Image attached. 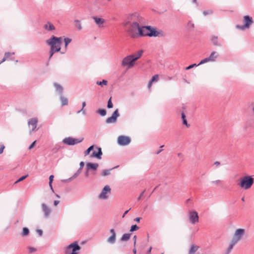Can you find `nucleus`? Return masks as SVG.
Wrapping results in <instances>:
<instances>
[{
    "mask_svg": "<svg viewBox=\"0 0 254 254\" xmlns=\"http://www.w3.org/2000/svg\"><path fill=\"white\" fill-rule=\"evenodd\" d=\"M143 28L144 29V30H142L141 29H139V34H140V37H159L164 35L162 31H158L155 28L151 26H144Z\"/></svg>",
    "mask_w": 254,
    "mask_h": 254,
    "instance_id": "3",
    "label": "nucleus"
},
{
    "mask_svg": "<svg viewBox=\"0 0 254 254\" xmlns=\"http://www.w3.org/2000/svg\"><path fill=\"white\" fill-rule=\"evenodd\" d=\"M143 53V51L141 50L138 51L137 53L132 54V55H130L132 56V58L134 59V60L135 62L136 60H137L141 57Z\"/></svg>",
    "mask_w": 254,
    "mask_h": 254,
    "instance_id": "23",
    "label": "nucleus"
},
{
    "mask_svg": "<svg viewBox=\"0 0 254 254\" xmlns=\"http://www.w3.org/2000/svg\"><path fill=\"white\" fill-rule=\"evenodd\" d=\"M153 82H151V81L150 80L148 84V87L149 88H150L151 86H152V84Z\"/></svg>",
    "mask_w": 254,
    "mask_h": 254,
    "instance_id": "60",
    "label": "nucleus"
},
{
    "mask_svg": "<svg viewBox=\"0 0 254 254\" xmlns=\"http://www.w3.org/2000/svg\"><path fill=\"white\" fill-rule=\"evenodd\" d=\"M118 167V166H117L115 167H114V168H117ZM113 169H114V168L112 169H109V170H108V169L103 170L102 171V175L103 176H106L109 175L110 174V171Z\"/></svg>",
    "mask_w": 254,
    "mask_h": 254,
    "instance_id": "33",
    "label": "nucleus"
},
{
    "mask_svg": "<svg viewBox=\"0 0 254 254\" xmlns=\"http://www.w3.org/2000/svg\"><path fill=\"white\" fill-rule=\"evenodd\" d=\"M244 21L245 22L244 25H237L236 27L238 29L243 30L245 28H249L250 25L253 23L252 17L249 15H245L244 16Z\"/></svg>",
    "mask_w": 254,
    "mask_h": 254,
    "instance_id": "7",
    "label": "nucleus"
},
{
    "mask_svg": "<svg viewBox=\"0 0 254 254\" xmlns=\"http://www.w3.org/2000/svg\"><path fill=\"white\" fill-rule=\"evenodd\" d=\"M89 171H87V169H86V172H85V177H88L89 176Z\"/></svg>",
    "mask_w": 254,
    "mask_h": 254,
    "instance_id": "57",
    "label": "nucleus"
},
{
    "mask_svg": "<svg viewBox=\"0 0 254 254\" xmlns=\"http://www.w3.org/2000/svg\"><path fill=\"white\" fill-rule=\"evenodd\" d=\"M61 100L62 102V105L65 106L68 104V100L66 98L64 97L62 95H61Z\"/></svg>",
    "mask_w": 254,
    "mask_h": 254,
    "instance_id": "31",
    "label": "nucleus"
},
{
    "mask_svg": "<svg viewBox=\"0 0 254 254\" xmlns=\"http://www.w3.org/2000/svg\"><path fill=\"white\" fill-rule=\"evenodd\" d=\"M158 79V75L155 74L154 76H153V77H152V78L151 79V82H153L154 81H157Z\"/></svg>",
    "mask_w": 254,
    "mask_h": 254,
    "instance_id": "44",
    "label": "nucleus"
},
{
    "mask_svg": "<svg viewBox=\"0 0 254 254\" xmlns=\"http://www.w3.org/2000/svg\"><path fill=\"white\" fill-rule=\"evenodd\" d=\"M132 57V56L129 55L124 58L122 62V66H127V68L132 67L134 65L135 62Z\"/></svg>",
    "mask_w": 254,
    "mask_h": 254,
    "instance_id": "9",
    "label": "nucleus"
},
{
    "mask_svg": "<svg viewBox=\"0 0 254 254\" xmlns=\"http://www.w3.org/2000/svg\"><path fill=\"white\" fill-rule=\"evenodd\" d=\"M36 141H34L29 147V149H31L35 145Z\"/></svg>",
    "mask_w": 254,
    "mask_h": 254,
    "instance_id": "54",
    "label": "nucleus"
},
{
    "mask_svg": "<svg viewBox=\"0 0 254 254\" xmlns=\"http://www.w3.org/2000/svg\"><path fill=\"white\" fill-rule=\"evenodd\" d=\"M81 249L80 247L76 242H75L66 247L65 250V254H78L77 252Z\"/></svg>",
    "mask_w": 254,
    "mask_h": 254,
    "instance_id": "5",
    "label": "nucleus"
},
{
    "mask_svg": "<svg viewBox=\"0 0 254 254\" xmlns=\"http://www.w3.org/2000/svg\"><path fill=\"white\" fill-rule=\"evenodd\" d=\"M209 61H210L209 58L208 57V58H206L203 59L202 60H201L200 62V63L198 64V65L202 64H203L206 63H207L208 62H209Z\"/></svg>",
    "mask_w": 254,
    "mask_h": 254,
    "instance_id": "42",
    "label": "nucleus"
},
{
    "mask_svg": "<svg viewBox=\"0 0 254 254\" xmlns=\"http://www.w3.org/2000/svg\"><path fill=\"white\" fill-rule=\"evenodd\" d=\"M181 117H182V119L183 120V124L184 125H186L187 127H189L190 125V124H188V122H187V121L186 119V115L183 112L181 114Z\"/></svg>",
    "mask_w": 254,
    "mask_h": 254,
    "instance_id": "28",
    "label": "nucleus"
},
{
    "mask_svg": "<svg viewBox=\"0 0 254 254\" xmlns=\"http://www.w3.org/2000/svg\"><path fill=\"white\" fill-rule=\"evenodd\" d=\"M98 166L99 165L98 163H87L86 165V169H87V171L91 170L96 171Z\"/></svg>",
    "mask_w": 254,
    "mask_h": 254,
    "instance_id": "18",
    "label": "nucleus"
},
{
    "mask_svg": "<svg viewBox=\"0 0 254 254\" xmlns=\"http://www.w3.org/2000/svg\"><path fill=\"white\" fill-rule=\"evenodd\" d=\"M108 83V81L107 80H103L102 81H97L96 82V84L99 85H106Z\"/></svg>",
    "mask_w": 254,
    "mask_h": 254,
    "instance_id": "38",
    "label": "nucleus"
},
{
    "mask_svg": "<svg viewBox=\"0 0 254 254\" xmlns=\"http://www.w3.org/2000/svg\"><path fill=\"white\" fill-rule=\"evenodd\" d=\"M74 25L77 28L78 30H80L82 29V25L80 21L79 20H75L74 21Z\"/></svg>",
    "mask_w": 254,
    "mask_h": 254,
    "instance_id": "29",
    "label": "nucleus"
},
{
    "mask_svg": "<svg viewBox=\"0 0 254 254\" xmlns=\"http://www.w3.org/2000/svg\"><path fill=\"white\" fill-rule=\"evenodd\" d=\"M197 66H198V64L197 65L195 64H191V65L186 67V70H189V69H191V68H192L193 67Z\"/></svg>",
    "mask_w": 254,
    "mask_h": 254,
    "instance_id": "46",
    "label": "nucleus"
},
{
    "mask_svg": "<svg viewBox=\"0 0 254 254\" xmlns=\"http://www.w3.org/2000/svg\"><path fill=\"white\" fill-rule=\"evenodd\" d=\"M94 147V145H92L90 146L85 151V155H87L89 154L90 152L93 149Z\"/></svg>",
    "mask_w": 254,
    "mask_h": 254,
    "instance_id": "40",
    "label": "nucleus"
},
{
    "mask_svg": "<svg viewBox=\"0 0 254 254\" xmlns=\"http://www.w3.org/2000/svg\"><path fill=\"white\" fill-rule=\"evenodd\" d=\"M53 178H54V176L53 175H51L50 177H49V184H52V182L53 181Z\"/></svg>",
    "mask_w": 254,
    "mask_h": 254,
    "instance_id": "52",
    "label": "nucleus"
},
{
    "mask_svg": "<svg viewBox=\"0 0 254 254\" xmlns=\"http://www.w3.org/2000/svg\"><path fill=\"white\" fill-rule=\"evenodd\" d=\"M220 164V162H218V161H216L214 162V164L216 165L217 166L219 165Z\"/></svg>",
    "mask_w": 254,
    "mask_h": 254,
    "instance_id": "63",
    "label": "nucleus"
},
{
    "mask_svg": "<svg viewBox=\"0 0 254 254\" xmlns=\"http://www.w3.org/2000/svg\"><path fill=\"white\" fill-rule=\"evenodd\" d=\"M163 151V149H160V150H158L157 152H156V154H159L160 152H161L162 151Z\"/></svg>",
    "mask_w": 254,
    "mask_h": 254,
    "instance_id": "64",
    "label": "nucleus"
},
{
    "mask_svg": "<svg viewBox=\"0 0 254 254\" xmlns=\"http://www.w3.org/2000/svg\"><path fill=\"white\" fill-rule=\"evenodd\" d=\"M139 229V227L136 225H132L130 229V232H133Z\"/></svg>",
    "mask_w": 254,
    "mask_h": 254,
    "instance_id": "39",
    "label": "nucleus"
},
{
    "mask_svg": "<svg viewBox=\"0 0 254 254\" xmlns=\"http://www.w3.org/2000/svg\"><path fill=\"white\" fill-rule=\"evenodd\" d=\"M111 193V189L109 186H105L102 189L101 192L99 194L98 197L101 199H107L109 198L110 194Z\"/></svg>",
    "mask_w": 254,
    "mask_h": 254,
    "instance_id": "8",
    "label": "nucleus"
},
{
    "mask_svg": "<svg viewBox=\"0 0 254 254\" xmlns=\"http://www.w3.org/2000/svg\"><path fill=\"white\" fill-rule=\"evenodd\" d=\"M212 11L210 10H208V11H204L203 12V14L204 15H207V14H212Z\"/></svg>",
    "mask_w": 254,
    "mask_h": 254,
    "instance_id": "48",
    "label": "nucleus"
},
{
    "mask_svg": "<svg viewBox=\"0 0 254 254\" xmlns=\"http://www.w3.org/2000/svg\"><path fill=\"white\" fill-rule=\"evenodd\" d=\"M29 230L27 228L24 227L23 228V231H22V232L21 234L22 236H27L29 234Z\"/></svg>",
    "mask_w": 254,
    "mask_h": 254,
    "instance_id": "36",
    "label": "nucleus"
},
{
    "mask_svg": "<svg viewBox=\"0 0 254 254\" xmlns=\"http://www.w3.org/2000/svg\"><path fill=\"white\" fill-rule=\"evenodd\" d=\"M131 22H129L130 26L128 29L129 36L133 38L140 37L139 31L140 29L144 30L143 26H140L139 24L143 22V18L137 12L132 13L130 17Z\"/></svg>",
    "mask_w": 254,
    "mask_h": 254,
    "instance_id": "1",
    "label": "nucleus"
},
{
    "mask_svg": "<svg viewBox=\"0 0 254 254\" xmlns=\"http://www.w3.org/2000/svg\"><path fill=\"white\" fill-rule=\"evenodd\" d=\"M220 182H221V181H220V180H219L212 181V184H216L220 183Z\"/></svg>",
    "mask_w": 254,
    "mask_h": 254,
    "instance_id": "56",
    "label": "nucleus"
},
{
    "mask_svg": "<svg viewBox=\"0 0 254 254\" xmlns=\"http://www.w3.org/2000/svg\"><path fill=\"white\" fill-rule=\"evenodd\" d=\"M111 99H112V97H110V98L109 99V100L108 101L107 108L109 109L112 108L113 107V104L112 102Z\"/></svg>",
    "mask_w": 254,
    "mask_h": 254,
    "instance_id": "41",
    "label": "nucleus"
},
{
    "mask_svg": "<svg viewBox=\"0 0 254 254\" xmlns=\"http://www.w3.org/2000/svg\"><path fill=\"white\" fill-rule=\"evenodd\" d=\"M44 28L49 31H51L55 29V26L50 21L47 22V23L44 25Z\"/></svg>",
    "mask_w": 254,
    "mask_h": 254,
    "instance_id": "22",
    "label": "nucleus"
},
{
    "mask_svg": "<svg viewBox=\"0 0 254 254\" xmlns=\"http://www.w3.org/2000/svg\"><path fill=\"white\" fill-rule=\"evenodd\" d=\"M71 39L69 38H65L64 39L65 51L66 50L68 45L71 42Z\"/></svg>",
    "mask_w": 254,
    "mask_h": 254,
    "instance_id": "35",
    "label": "nucleus"
},
{
    "mask_svg": "<svg viewBox=\"0 0 254 254\" xmlns=\"http://www.w3.org/2000/svg\"><path fill=\"white\" fill-rule=\"evenodd\" d=\"M81 170H80V169H78V170L76 171V172L75 173L71 178H69L66 181L69 182V181H70L71 180H72V179L76 178L77 176H79V175L81 173Z\"/></svg>",
    "mask_w": 254,
    "mask_h": 254,
    "instance_id": "30",
    "label": "nucleus"
},
{
    "mask_svg": "<svg viewBox=\"0 0 254 254\" xmlns=\"http://www.w3.org/2000/svg\"><path fill=\"white\" fill-rule=\"evenodd\" d=\"M38 119L37 118H32L28 122L29 127L31 131H33L37 127Z\"/></svg>",
    "mask_w": 254,
    "mask_h": 254,
    "instance_id": "16",
    "label": "nucleus"
},
{
    "mask_svg": "<svg viewBox=\"0 0 254 254\" xmlns=\"http://www.w3.org/2000/svg\"><path fill=\"white\" fill-rule=\"evenodd\" d=\"M187 26L190 31H191L194 28V24L190 20L188 21Z\"/></svg>",
    "mask_w": 254,
    "mask_h": 254,
    "instance_id": "32",
    "label": "nucleus"
},
{
    "mask_svg": "<svg viewBox=\"0 0 254 254\" xmlns=\"http://www.w3.org/2000/svg\"><path fill=\"white\" fill-rule=\"evenodd\" d=\"M28 175H26L25 176H22L21 177H20L18 180H17L15 182V184H16L19 182H21L23 180H24L25 179H26L27 177H28Z\"/></svg>",
    "mask_w": 254,
    "mask_h": 254,
    "instance_id": "43",
    "label": "nucleus"
},
{
    "mask_svg": "<svg viewBox=\"0 0 254 254\" xmlns=\"http://www.w3.org/2000/svg\"><path fill=\"white\" fill-rule=\"evenodd\" d=\"M28 250L30 253H32L35 252L37 251V249L35 248L30 247L28 248Z\"/></svg>",
    "mask_w": 254,
    "mask_h": 254,
    "instance_id": "45",
    "label": "nucleus"
},
{
    "mask_svg": "<svg viewBox=\"0 0 254 254\" xmlns=\"http://www.w3.org/2000/svg\"><path fill=\"white\" fill-rule=\"evenodd\" d=\"M130 142V139L129 137L120 135L118 138V143L122 146H125Z\"/></svg>",
    "mask_w": 254,
    "mask_h": 254,
    "instance_id": "12",
    "label": "nucleus"
},
{
    "mask_svg": "<svg viewBox=\"0 0 254 254\" xmlns=\"http://www.w3.org/2000/svg\"><path fill=\"white\" fill-rule=\"evenodd\" d=\"M119 116V110L117 109L114 112L111 117L106 119V123L107 124L115 123L117 121V118Z\"/></svg>",
    "mask_w": 254,
    "mask_h": 254,
    "instance_id": "13",
    "label": "nucleus"
},
{
    "mask_svg": "<svg viewBox=\"0 0 254 254\" xmlns=\"http://www.w3.org/2000/svg\"><path fill=\"white\" fill-rule=\"evenodd\" d=\"M210 40L213 45L214 46L221 47L222 46L221 43L218 42V36H212L210 39Z\"/></svg>",
    "mask_w": 254,
    "mask_h": 254,
    "instance_id": "21",
    "label": "nucleus"
},
{
    "mask_svg": "<svg viewBox=\"0 0 254 254\" xmlns=\"http://www.w3.org/2000/svg\"><path fill=\"white\" fill-rule=\"evenodd\" d=\"M61 40L62 37H57L55 36H52L51 38L46 41V43L51 46L50 59L51 58L55 53L60 51L61 49Z\"/></svg>",
    "mask_w": 254,
    "mask_h": 254,
    "instance_id": "2",
    "label": "nucleus"
},
{
    "mask_svg": "<svg viewBox=\"0 0 254 254\" xmlns=\"http://www.w3.org/2000/svg\"><path fill=\"white\" fill-rule=\"evenodd\" d=\"M79 166H79V169H80V170L82 171V169H83V167L84 166V163L83 162H82V161L80 163V164H79Z\"/></svg>",
    "mask_w": 254,
    "mask_h": 254,
    "instance_id": "49",
    "label": "nucleus"
},
{
    "mask_svg": "<svg viewBox=\"0 0 254 254\" xmlns=\"http://www.w3.org/2000/svg\"><path fill=\"white\" fill-rule=\"evenodd\" d=\"M85 106H86V102H83L82 103V109L77 112V114H79V113L82 112L83 114L85 115V111L84 110V108L85 107Z\"/></svg>",
    "mask_w": 254,
    "mask_h": 254,
    "instance_id": "37",
    "label": "nucleus"
},
{
    "mask_svg": "<svg viewBox=\"0 0 254 254\" xmlns=\"http://www.w3.org/2000/svg\"><path fill=\"white\" fill-rule=\"evenodd\" d=\"M54 85L56 88V91L58 92L61 95H62L63 92V87L57 83H55Z\"/></svg>",
    "mask_w": 254,
    "mask_h": 254,
    "instance_id": "24",
    "label": "nucleus"
},
{
    "mask_svg": "<svg viewBox=\"0 0 254 254\" xmlns=\"http://www.w3.org/2000/svg\"><path fill=\"white\" fill-rule=\"evenodd\" d=\"M219 56L218 54L216 52H212L209 57H208L210 61L214 62L216 60V59Z\"/></svg>",
    "mask_w": 254,
    "mask_h": 254,
    "instance_id": "25",
    "label": "nucleus"
},
{
    "mask_svg": "<svg viewBox=\"0 0 254 254\" xmlns=\"http://www.w3.org/2000/svg\"><path fill=\"white\" fill-rule=\"evenodd\" d=\"M92 18L99 27H103V24L105 22V20L103 18L97 17V16H93Z\"/></svg>",
    "mask_w": 254,
    "mask_h": 254,
    "instance_id": "19",
    "label": "nucleus"
},
{
    "mask_svg": "<svg viewBox=\"0 0 254 254\" xmlns=\"http://www.w3.org/2000/svg\"><path fill=\"white\" fill-rule=\"evenodd\" d=\"M189 221L191 224H195L199 221V217L197 212L195 210H191L189 213Z\"/></svg>",
    "mask_w": 254,
    "mask_h": 254,
    "instance_id": "11",
    "label": "nucleus"
},
{
    "mask_svg": "<svg viewBox=\"0 0 254 254\" xmlns=\"http://www.w3.org/2000/svg\"><path fill=\"white\" fill-rule=\"evenodd\" d=\"M110 232L112 234V235L107 239V241L110 244H114L116 242V233L114 229H110Z\"/></svg>",
    "mask_w": 254,
    "mask_h": 254,
    "instance_id": "15",
    "label": "nucleus"
},
{
    "mask_svg": "<svg viewBox=\"0 0 254 254\" xmlns=\"http://www.w3.org/2000/svg\"><path fill=\"white\" fill-rule=\"evenodd\" d=\"M37 232L40 236H42L43 234V231L42 230L38 229L37 230Z\"/></svg>",
    "mask_w": 254,
    "mask_h": 254,
    "instance_id": "53",
    "label": "nucleus"
},
{
    "mask_svg": "<svg viewBox=\"0 0 254 254\" xmlns=\"http://www.w3.org/2000/svg\"><path fill=\"white\" fill-rule=\"evenodd\" d=\"M7 59L5 56H4L1 62L2 63L3 62H5Z\"/></svg>",
    "mask_w": 254,
    "mask_h": 254,
    "instance_id": "62",
    "label": "nucleus"
},
{
    "mask_svg": "<svg viewBox=\"0 0 254 254\" xmlns=\"http://www.w3.org/2000/svg\"><path fill=\"white\" fill-rule=\"evenodd\" d=\"M254 182V179L251 176H246L241 179L238 184L244 190H248L251 188Z\"/></svg>",
    "mask_w": 254,
    "mask_h": 254,
    "instance_id": "4",
    "label": "nucleus"
},
{
    "mask_svg": "<svg viewBox=\"0 0 254 254\" xmlns=\"http://www.w3.org/2000/svg\"><path fill=\"white\" fill-rule=\"evenodd\" d=\"M199 247L195 244H191L189 250L188 254H195L198 250Z\"/></svg>",
    "mask_w": 254,
    "mask_h": 254,
    "instance_id": "20",
    "label": "nucleus"
},
{
    "mask_svg": "<svg viewBox=\"0 0 254 254\" xmlns=\"http://www.w3.org/2000/svg\"><path fill=\"white\" fill-rule=\"evenodd\" d=\"M235 245L231 243H230V245L228 247V248L222 253V254H230L232 250Z\"/></svg>",
    "mask_w": 254,
    "mask_h": 254,
    "instance_id": "26",
    "label": "nucleus"
},
{
    "mask_svg": "<svg viewBox=\"0 0 254 254\" xmlns=\"http://www.w3.org/2000/svg\"><path fill=\"white\" fill-rule=\"evenodd\" d=\"M14 53H10V52H6L5 54H4V56L7 58H9V57L12 55H14Z\"/></svg>",
    "mask_w": 254,
    "mask_h": 254,
    "instance_id": "47",
    "label": "nucleus"
},
{
    "mask_svg": "<svg viewBox=\"0 0 254 254\" xmlns=\"http://www.w3.org/2000/svg\"><path fill=\"white\" fill-rule=\"evenodd\" d=\"M140 219H141L140 217H136L134 219V221H135L137 222H139Z\"/></svg>",
    "mask_w": 254,
    "mask_h": 254,
    "instance_id": "58",
    "label": "nucleus"
},
{
    "mask_svg": "<svg viewBox=\"0 0 254 254\" xmlns=\"http://www.w3.org/2000/svg\"><path fill=\"white\" fill-rule=\"evenodd\" d=\"M97 149V152H95L94 151L92 154L91 155V156L92 157H95L97 158L98 159H101V156L102 155V151L101 148L96 147H95Z\"/></svg>",
    "mask_w": 254,
    "mask_h": 254,
    "instance_id": "17",
    "label": "nucleus"
},
{
    "mask_svg": "<svg viewBox=\"0 0 254 254\" xmlns=\"http://www.w3.org/2000/svg\"><path fill=\"white\" fill-rule=\"evenodd\" d=\"M131 235V234L130 233L124 234L122 236V237L121 238V241H127L129 239Z\"/></svg>",
    "mask_w": 254,
    "mask_h": 254,
    "instance_id": "27",
    "label": "nucleus"
},
{
    "mask_svg": "<svg viewBox=\"0 0 254 254\" xmlns=\"http://www.w3.org/2000/svg\"><path fill=\"white\" fill-rule=\"evenodd\" d=\"M83 140V138L78 139L74 138L71 137H68L64 138L63 140V142L68 145H73L78 143L81 142Z\"/></svg>",
    "mask_w": 254,
    "mask_h": 254,
    "instance_id": "10",
    "label": "nucleus"
},
{
    "mask_svg": "<svg viewBox=\"0 0 254 254\" xmlns=\"http://www.w3.org/2000/svg\"><path fill=\"white\" fill-rule=\"evenodd\" d=\"M245 233V230L243 229H237L233 235L231 242L235 245L240 240H241Z\"/></svg>",
    "mask_w": 254,
    "mask_h": 254,
    "instance_id": "6",
    "label": "nucleus"
},
{
    "mask_svg": "<svg viewBox=\"0 0 254 254\" xmlns=\"http://www.w3.org/2000/svg\"><path fill=\"white\" fill-rule=\"evenodd\" d=\"M59 200H55L54 201V204L55 206L57 205L59 203Z\"/></svg>",
    "mask_w": 254,
    "mask_h": 254,
    "instance_id": "61",
    "label": "nucleus"
},
{
    "mask_svg": "<svg viewBox=\"0 0 254 254\" xmlns=\"http://www.w3.org/2000/svg\"><path fill=\"white\" fill-rule=\"evenodd\" d=\"M145 190H144L141 193V194H140V195L138 196V197L137 198V200L138 201H139L141 198V197L142 196V195H143V194L145 192Z\"/></svg>",
    "mask_w": 254,
    "mask_h": 254,
    "instance_id": "51",
    "label": "nucleus"
},
{
    "mask_svg": "<svg viewBox=\"0 0 254 254\" xmlns=\"http://www.w3.org/2000/svg\"><path fill=\"white\" fill-rule=\"evenodd\" d=\"M4 148V146L3 145L0 146V154L2 153Z\"/></svg>",
    "mask_w": 254,
    "mask_h": 254,
    "instance_id": "55",
    "label": "nucleus"
},
{
    "mask_svg": "<svg viewBox=\"0 0 254 254\" xmlns=\"http://www.w3.org/2000/svg\"><path fill=\"white\" fill-rule=\"evenodd\" d=\"M136 239H137V236L136 235H134L133 237V245H134V247H135V245H136Z\"/></svg>",
    "mask_w": 254,
    "mask_h": 254,
    "instance_id": "50",
    "label": "nucleus"
},
{
    "mask_svg": "<svg viewBox=\"0 0 254 254\" xmlns=\"http://www.w3.org/2000/svg\"><path fill=\"white\" fill-rule=\"evenodd\" d=\"M41 206L42 211L44 213L45 217L47 218L48 217L52 211L51 208L45 203H42Z\"/></svg>",
    "mask_w": 254,
    "mask_h": 254,
    "instance_id": "14",
    "label": "nucleus"
},
{
    "mask_svg": "<svg viewBox=\"0 0 254 254\" xmlns=\"http://www.w3.org/2000/svg\"><path fill=\"white\" fill-rule=\"evenodd\" d=\"M96 112L101 116H105L107 113L106 110L105 109H99L96 111Z\"/></svg>",
    "mask_w": 254,
    "mask_h": 254,
    "instance_id": "34",
    "label": "nucleus"
},
{
    "mask_svg": "<svg viewBox=\"0 0 254 254\" xmlns=\"http://www.w3.org/2000/svg\"><path fill=\"white\" fill-rule=\"evenodd\" d=\"M130 209H129L128 210H127V211H126L124 212V214H123V216H122V217H123V218H124V217L125 216V215H126V214L128 212V211L130 210Z\"/></svg>",
    "mask_w": 254,
    "mask_h": 254,
    "instance_id": "59",
    "label": "nucleus"
}]
</instances>
